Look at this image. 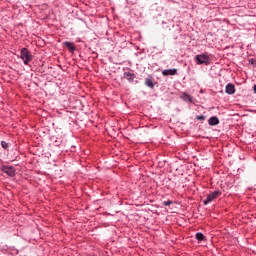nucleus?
<instances>
[{
    "mask_svg": "<svg viewBox=\"0 0 256 256\" xmlns=\"http://www.w3.org/2000/svg\"><path fill=\"white\" fill-rule=\"evenodd\" d=\"M248 63H250V65H255L256 66V60L251 58L248 60Z\"/></svg>",
    "mask_w": 256,
    "mask_h": 256,
    "instance_id": "nucleus-16",
    "label": "nucleus"
},
{
    "mask_svg": "<svg viewBox=\"0 0 256 256\" xmlns=\"http://www.w3.org/2000/svg\"><path fill=\"white\" fill-rule=\"evenodd\" d=\"M206 117L204 115L196 116L197 121H205Z\"/></svg>",
    "mask_w": 256,
    "mask_h": 256,
    "instance_id": "nucleus-15",
    "label": "nucleus"
},
{
    "mask_svg": "<svg viewBox=\"0 0 256 256\" xmlns=\"http://www.w3.org/2000/svg\"><path fill=\"white\" fill-rule=\"evenodd\" d=\"M1 146H2V149H9V143H7L6 141H2Z\"/></svg>",
    "mask_w": 256,
    "mask_h": 256,
    "instance_id": "nucleus-14",
    "label": "nucleus"
},
{
    "mask_svg": "<svg viewBox=\"0 0 256 256\" xmlns=\"http://www.w3.org/2000/svg\"><path fill=\"white\" fill-rule=\"evenodd\" d=\"M219 123H220V121H219V118L217 116H212L208 120V124L211 127H215V125H219Z\"/></svg>",
    "mask_w": 256,
    "mask_h": 256,
    "instance_id": "nucleus-8",
    "label": "nucleus"
},
{
    "mask_svg": "<svg viewBox=\"0 0 256 256\" xmlns=\"http://www.w3.org/2000/svg\"><path fill=\"white\" fill-rule=\"evenodd\" d=\"M20 58L22 59L24 65H29L30 61H33V55L27 48H22L20 52Z\"/></svg>",
    "mask_w": 256,
    "mask_h": 256,
    "instance_id": "nucleus-2",
    "label": "nucleus"
},
{
    "mask_svg": "<svg viewBox=\"0 0 256 256\" xmlns=\"http://www.w3.org/2000/svg\"><path fill=\"white\" fill-rule=\"evenodd\" d=\"M135 77V73L124 72V79H127V81L133 82L135 80Z\"/></svg>",
    "mask_w": 256,
    "mask_h": 256,
    "instance_id": "nucleus-10",
    "label": "nucleus"
},
{
    "mask_svg": "<svg viewBox=\"0 0 256 256\" xmlns=\"http://www.w3.org/2000/svg\"><path fill=\"white\" fill-rule=\"evenodd\" d=\"M162 205H163L164 207H169V205H173V201H171V200L164 201V202L162 203Z\"/></svg>",
    "mask_w": 256,
    "mask_h": 256,
    "instance_id": "nucleus-13",
    "label": "nucleus"
},
{
    "mask_svg": "<svg viewBox=\"0 0 256 256\" xmlns=\"http://www.w3.org/2000/svg\"><path fill=\"white\" fill-rule=\"evenodd\" d=\"M145 86L149 87L150 89H155V83H153V80L151 78L145 79Z\"/></svg>",
    "mask_w": 256,
    "mask_h": 256,
    "instance_id": "nucleus-11",
    "label": "nucleus"
},
{
    "mask_svg": "<svg viewBox=\"0 0 256 256\" xmlns=\"http://www.w3.org/2000/svg\"><path fill=\"white\" fill-rule=\"evenodd\" d=\"M180 99H182V101H184L185 103H193V96H191L187 92H182L180 95Z\"/></svg>",
    "mask_w": 256,
    "mask_h": 256,
    "instance_id": "nucleus-5",
    "label": "nucleus"
},
{
    "mask_svg": "<svg viewBox=\"0 0 256 256\" xmlns=\"http://www.w3.org/2000/svg\"><path fill=\"white\" fill-rule=\"evenodd\" d=\"M196 65H211V57L207 54H198L194 57Z\"/></svg>",
    "mask_w": 256,
    "mask_h": 256,
    "instance_id": "nucleus-1",
    "label": "nucleus"
},
{
    "mask_svg": "<svg viewBox=\"0 0 256 256\" xmlns=\"http://www.w3.org/2000/svg\"><path fill=\"white\" fill-rule=\"evenodd\" d=\"M225 91L227 95H235V85H233L232 83H228L226 85Z\"/></svg>",
    "mask_w": 256,
    "mask_h": 256,
    "instance_id": "nucleus-7",
    "label": "nucleus"
},
{
    "mask_svg": "<svg viewBox=\"0 0 256 256\" xmlns=\"http://www.w3.org/2000/svg\"><path fill=\"white\" fill-rule=\"evenodd\" d=\"M220 195H221L220 190H216L208 194L206 199L203 200L204 205H209V203H211L212 201H215V199H217V197H220Z\"/></svg>",
    "mask_w": 256,
    "mask_h": 256,
    "instance_id": "nucleus-4",
    "label": "nucleus"
},
{
    "mask_svg": "<svg viewBox=\"0 0 256 256\" xmlns=\"http://www.w3.org/2000/svg\"><path fill=\"white\" fill-rule=\"evenodd\" d=\"M162 75L164 77H169V76L177 75V69L176 68L165 69V70L162 71Z\"/></svg>",
    "mask_w": 256,
    "mask_h": 256,
    "instance_id": "nucleus-6",
    "label": "nucleus"
},
{
    "mask_svg": "<svg viewBox=\"0 0 256 256\" xmlns=\"http://www.w3.org/2000/svg\"><path fill=\"white\" fill-rule=\"evenodd\" d=\"M195 237H196L197 241H204L205 240V235L201 232L196 233Z\"/></svg>",
    "mask_w": 256,
    "mask_h": 256,
    "instance_id": "nucleus-12",
    "label": "nucleus"
},
{
    "mask_svg": "<svg viewBox=\"0 0 256 256\" xmlns=\"http://www.w3.org/2000/svg\"><path fill=\"white\" fill-rule=\"evenodd\" d=\"M0 171H2L3 173H6L8 177H15V173L17 170L15 169L14 166L2 165L0 167Z\"/></svg>",
    "mask_w": 256,
    "mask_h": 256,
    "instance_id": "nucleus-3",
    "label": "nucleus"
},
{
    "mask_svg": "<svg viewBox=\"0 0 256 256\" xmlns=\"http://www.w3.org/2000/svg\"><path fill=\"white\" fill-rule=\"evenodd\" d=\"M63 45L68 48L70 53H75V44L73 42L65 41Z\"/></svg>",
    "mask_w": 256,
    "mask_h": 256,
    "instance_id": "nucleus-9",
    "label": "nucleus"
},
{
    "mask_svg": "<svg viewBox=\"0 0 256 256\" xmlns=\"http://www.w3.org/2000/svg\"><path fill=\"white\" fill-rule=\"evenodd\" d=\"M253 91L256 93V84L253 86Z\"/></svg>",
    "mask_w": 256,
    "mask_h": 256,
    "instance_id": "nucleus-17",
    "label": "nucleus"
}]
</instances>
